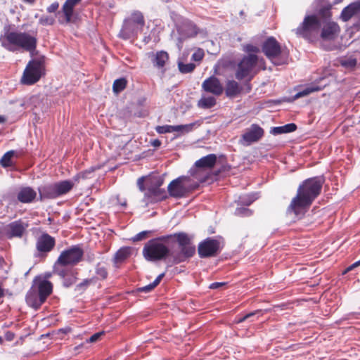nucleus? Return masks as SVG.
Returning a JSON list of instances; mask_svg holds the SVG:
<instances>
[{"label": "nucleus", "instance_id": "nucleus-1", "mask_svg": "<svg viewBox=\"0 0 360 360\" xmlns=\"http://www.w3.org/2000/svg\"><path fill=\"white\" fill-rule=\"evenodd\" d=\"M195 253V247L184 232L151 239L145 244L142 251L147 261L157 262L168 257L173 264L184 262Z\"/></svg>", "mask_w": 360, "mask_h": 360}, {"label": "nucleus", "instance_id": "nucleus-2", "mask_svg": "<svg viewBox=\"0 0 360 360\" xmlns=\"http://www.w3.org/2000/svg\"><path fill=\"white\" fill-rule=\"evenodd\" d=\"M323 179L319 176L309 178L299 186L296 195L292 198L287 208L288 213L295 216L302 215L320 195Z\"/></svg>", "mask_w": 360, "mask_h": 360}, {"label": "nucleus", "instance_id": "nucleus-3", "mask_svg": "<svg viewBox=\"0 0 360 360\" xmlns=\"http://www.w3.org/2000/svg\"><path fill=\"white\" fill-rule=\"evenodd\" d=\"M38 43L37 32H20L11 27L5 28L1 38V46L8 51H24L32 53Z\"/></svg>", "mask_w": 360, "mask_h": 360}, {"label": "nucleus", "instance_id": "nucleus-4", "mask_svg": "<svg viewBox=\"0 0 360 360\" xmlns=\"http://www.w3.org/2000/svg\"><path fill=\"white\" fill-rule=\"evenodd\" d=\"M265 56L276 65L287 64L288 53L282 49L281 44L274 37H267L262 45Z\"/></svg>", "mask_w": 360, "mask_h": 360}, {"label": "nucleus", "instance_id": "nucleus-5", "mask_svg": "<svg viewBox=\"0 0 360 360\" xmlns=\"http://www.w3.org/2000/svg\"><path fill=\"white\" fill-rule=\"evenodd\" d=\"M321 21L316 15H306L303 22L294 30L295 34L309 41H316L319 36Z\"/></svg>", "mask_w": 360, "mask_h": 360}, {"label": "nucleus", "instance_id": "nucleus-6", "mask_svg": "<svg viewBox=\"0 0 360 360\" xmlns=\"http://www.w3.org/2000/svg\"><path fill=\"white\" fill-rule=\"evenodd\" d=\"M44 57L31 60L24 70L20 82L22 84L33 85L45 74Z\"/></svg>", "mask_w": 360, "mask_h": 360}, {"label": "nucleus", "instance_id": "nucleus-7", "mask_svg": "<svg viewBox=\"0 0 360 360\" xmlns=\"http://www.w3.org/2000/svg\"><path fill=\"white\" fill-rule=\"evenodd\" d=\"M189 176H181L172 181L168 185L167 190L170 196L176 198L186 197L188 193L198 188L197 184H191Z\"/></svg>", "mask_w": 360, "mask_h": 360}, {"label": "nucleus", "instance_id": "nucleus-8", "mask_svg": "<svg viewBox=\"0 0 360 360\" xmlns=\"http://www.w3.org/2000/svg\"><path fill=\"white\" fill-rule=\"evenodd\" d=\"M259 59L255 54H248L243 57L240 61L238 63L235 76L238 80H242L244 78L253 77L252 72L258 63Z\"/></svg>", "mask_w": 360, "mask_h": 360}, {"label": "nucleus", "instance_id": "nucleus-9", "mask_svg": "<svg viewBox=\"0 0 360 360\" xmlns=\"http://www.w3.org/2000/svg\"><path fill=\"white\" fill-rule=\"evenodd\" d=\"M84 250L81 245H72L63 250L57 259V264L67 266H75L82 261Z\"/></svg>", "mask_w": 360, "mask_h": 360}, {"label": "nucleus", "instance_id": "nucleus-10", "mask_svg": "<svg viewBox=\"0 0 360 360\" xmlns=\"http://www.w3.org/2000/svg\"><path fill=\"white\" fill-rule=\"evenodd\" d=\"M135 24L138 25L140 30L142 31L145 25V19L143 13L139 11H134L130 18L125 20L120 33V37L124 39H128L131 36L136 34V31L132 27Z\"/></svg>", "mask_w": 360, "mask_h": 360}, {"label": "nucleus", "instance_id": "nucleus-11", "mask_svg": "<svg viewBox=\"0 0 360 360\" xmlns=\"http://www.w3.org/2000/svg\"><path fill=\"white\" fill-rule=\"evenodd\" d=\"M163 182V179L160 177L150 179V183L148 185L146 192L145 193V197L150 202L161 201L167 198L165 190L160 188Z\"/></svg>", "mask_w": 360, "mask_h": 360}, {"label": "nucleus", "instance_id": "nucleus-12", "mask_svg": "<svg viewBox=\"0 0 360 360\" xmlns=\"http://www.w3.org/2000/svg\"><path fill=\"white\" fill-rule=\"evenodd\" d=\"M198 251L200 258L214 257L220 251V243L216 239L207 238L199 244Z\"/></svg>", "mask_w": 360, "mask_h": 360}, {"label": "nucleus", "instance_id": "nucleus-13", "mask_svg": "<svg viewBox=\"0 0 360 360\" xmlns=\"http://www.w3.org/2000/svg\"><path fill=\"white\" fill-rule=\"evenodd\" d=\"M341 29L334 21H328L320 29L319 36L323 41H335L339 36Z\"/></svg>", "mask_w": 360, "mask_h": 360}, {"label": "nucleus", "instance_id": "nucleus-14", "mask_svg": "<svg viewBox=\"0 0 360 360\" xmlns=\"http://www.w3.org/2000/svg\"><path fill=\"white\" fill-rule=\"evenodd\" d=\"M264 129L257 124H252L250 128L246 129L242 135V139L247 143L257 142L264 136Z\"/></svg>", "mask_w": 360, "mask_h": 360}, {"label": "nucleus", "instance_id": "nucleus-15", "mask_svg": "<svg viewBox=\"0 0 360 360\" xmlns=\"http://www.w3.org/2000/svg\"><path fill=\"white\" fill-rule=\"evenodd\" d=\"M56 245V240L46 233H42L37 240L36 248L40 253L50 252Z\"/></svg>", "mask_w": 360, "mask_h": 360}, {"label": "nucleus", "instance_id": "nucleus-16", "mask_svg": "<svg viewBox=\"0 0 360 360\" xmlns=\"http://www.w3.org/2000/svg\"><path fill=\"white\" fill-rule=\"evenodd\" d=\"M202 89L208 93L215 96H220L224 91L222 84L219 79L214 76L206 79L202 84Z\"/></svg>", "mask_w": 360, "mask_h": 360}, {"label": "nucleus", "instance_id": "nucleus-17", "mask_svg": "<svg viewBox=\"0 0 360 360\" xmlns=\"http://www.w3.org/2000/svg\"><path fill=\"white\" fill-rule=\"evenodd\" d=\"M194 124H184V125H176V126H172V125H163V126H157L155 127V131L158 134H167V133H172V132H181V134L184 133H188L193 130Z\"/></svg>", "mask_w": 360, "mask_h": 360}, {"label": "nucleus", "instance_id": "nucleus-18", "mask_svg": "<svg viewBox=\"0 0 360 360\" xmlns=\"http://www.w3.org/2000/svg\"><path fill=\"white\" fill-rule=\"evenodd\" d=\"M150 57L154 67L165 72V66L168 62L169 57L167 52L165 51H159L156 53H150Z\"/></svg>", "mask_w": 360, "mask_h": 360}, {"label": "nucleus", "instance_id": "nucleus-19", "mask_svg": "<svg viewBox=\"0 0 360 360\" xmlns=\"http://www.w3.org/2000/svg\"><path fill=\"white\" fill-rule=\"evenodd\" d=\"M189 172L191 174L189 177L191 179V184H197L198 188L200 183L207 181L210 176L209 172L200 167H197L195 165L190 169Z\"/></svg>", "mask_w": 360, "mask_h": 360}, {"label": "nucleus", "instance_id": "nucleus-20", "mask_svg": "<svg viewBox=\"0 0 360 360\" xmlns=\"http://www.w3.org/2000/svg\"><path fill=\"white\" fill-rule=\"evenodd\" d=\"M53 292V284L51 282L44 279L39 281L37 284L38 295L41 297V301L45 302L47 297Z\"/></svg>", "mask_w": 360, "mask_h": 360}, {"label": "nucleus", "instance_id": "nucleus-21", "mask_svg": "<svg viewBox=\"0 0 360 360\" xmlns=\"http://www.w3.org/2000/svg\"><path fill=\"white\" fill-rule=\"evenodd\" d=\"M216 162L217 155L215 154H209L197 160L195 162V166L208 172L214 166Z\"/></svg>", "mask_w": 360, "mask_h": 360}, {"label": "nucleus", "instance_id": "nucleus-22", "mask_svg": "<svg viewBox=\"0 0 360 360\" xmlns=\"http://www.w3.org/2000/svg\"><path fill=\"white\" fill-rule=\"evenodd\" d=\"M54 184H46L38 188L40 199H55L58 198V194Z\"/></svg>", "mask_w": 360, "mask_h": 360}, {"label": "nucleus", "instance_id": "nucleus-23", "mask_svg": "<svg viewBox=\"0 0 360 360\" xmlns=\"http://www.w3.org/2000/svg\"><path fill=\"white\" fill-rule=\"evenodd\" d=\"M37 197L36 191L30 187H24L18 193V200L22 203H30Z\"/></svg>", "mask_w": 360, "mask_h": 360}, {"label": "nucleus", "instance_id": "nucleus-24", "mask_svg": "<svg viewBox=\"0 0 360 360\" xmlns=\"http://www.w3.org/2000/svg\"><path fill=\"white\" fill-rule=\"evenodd\" d=\"M26 226L21 220L11 222L8 225V234L10 237H21Z\"/></svg>", "mask_w": 360, "mask_h": 360}, {"label": "nucleus", "instance_id": "nucleus-25", "mask_svg": "<svg viewBox=\"0 0 360 360\" xmlns=\"http://www.w3.org/2000/svg\"><path fill=\"white\" fill-rule=\"evenodd\" d=\"M359 11L360 1L353 2L342 11L341 18L344 22H347Z\"/></svg>", "mask_w": 360, "mask_h": 360}, {"label": "nucleus", "instance_id": "nucleus-26", "mask_svg": "<svg viewBox=\"0 0 360 360\" xmlns=\"http://www.w3.org/2000/svg\"><path fill=\"white\" fill-rule=\"evenodd\" d=\"M82 0H66L62 7V11L65 18V22L69 23L72 21L75 7L79 4Z\"/></svg>", "mask_w": 360, "mask_h": 360}, {"label": "nucleus", "instance_id": "nucleus-27", "mask_svg": "<svg viewBox=\"0 0 360 360\" xmlns=\"http://www.w3.org/2000/svg\"><path fill=\"white\" fill-rule=\"evenodd\" d=\"M58 197L69 193L74 187L75 184L70 180H63L55 183Z\"/></svg>", "mask_w": 360, "mask_h": 360}, {"label": "nucleus", "instance_id": "nucleus-28", "mask_svg": "<svg viewBox=\"0 0 360 360\" xmlns=\"http://www.w3.org/2000/svg\"><path fill=\"white\" fill-rule=\"evenodd\" d=\"M26 301L29 305L35 309H39L45 302L41 301V297H38L32 291H29L26 296Z\"/></svg>", "mask_w": 360, "mask_h": 360}, {"label": "nucleus", "instance_id": "nucleus-29", "mask_svg": "<svg viewBox=\"0 0 360 360\" xmlns=\"http://www.w3.org/2000/svg\"><path fill=\"white\" fill-rule=\"evenodd\" d=\"M19 158L20 153L15 150H9L6 152L1 159L0 160V164L3 167H8L13 165L12 158Z\"/></svg>", "mask_w": 360, "mask_h": 360}, {"label": "nucleus", "instance_id": "nucleus-30", "mask_svg": "<svg viewBox=\"0 0 360 360\" xmlns=\"http://www.w3.org/2000/svg\"><path fill=\"white\" fill-rule=\"evenodd\" d=\"M240 91L238 82L234 80L229 81L226 86V94L229 97H234Z\"/></svg>", "mask_w": 360, "mask_h": 360}, {"label": "nucleus", "instance_id": "nucleus-31", "mask_svg": "<svg viewBox=\"0 0 360 360\" xmlns=\"http://www.w3.org/2000/svg\"><path fill=\"white\" fill-rule=\"evenodd\" d=\"M297 129V125L294 123L286 124L281 127H274L272 132L274 134L293 132Z\"/></svg>", "mask_w": 360, "mask_h": 360}, {"label": "nucleus", "instance_id": "nucleus-32", "mask_svg": "<svg viewBox=\"0 0 360 360\" xmlns=\"http://www.w3.org/2000/svg\"><path fill=\"white\" fill-rule=\"evenodd\" d=\"M165 275V273L160 274L153 283L147 285L143 286L141 288H139V291L142 292H149L152 291L155 287H157L160 284L162 279L164 278Z\"/></svg>", "mask_w": 360, "mask_h": 360}, {"label": "nucleus", "instance_id": "nucleus-33", "mask_svg": "<svg viewBox=\"0 0 360 360\" xmlns=\"http://www.w3.org/2000/svg\"><path fill=\"white\" fill-rule=\"evenodd\" d=\"M95 273L97 276L98 279H106L108 275L106 265L101 262H98L95 267Z\"/></svg>", "mask_w": 360, "mask_h": 360}, {"label": "nucleus", "instance_id": "nucleus-34", "mask_svg": "<svg viewBox=\"0 0 360 360\" xmlns=\"http://www.w3.org/2000/svg\"><path fill=\"white\" fill-rule=\"evenodd\" d=\"M322 88L318 86L317 84H311V85L304 88L302 91H300L298 93H297V94L295 95V98L303 97L313 92L319 91Z\"/></svg>", "mask_w": 360, "mask_h": 360}, {"label": "nucleus", "instance_id": "nucleus-35", "mask_svg": "<svg viewBox=\"0 0 360 360\" xmlns=\"http://www.w3.org/2000/svg\"><path fill=\"white\" fill-rule=\"evenodd\" d=\"M216 104V99L212 96L202 97L199 100L198 105L204 109L211 108Z\"/></svg>", "mask_w": 360, "mask_h": 360}, {"label": "nucleus", "instance_id": "nucleus-36", "mask_svg": "<svg viewBox=\"0 0 360 360\" xmlns=\"http://www.w3.org/2000/svg\"><path fill=\"white\" fill-rule=\"evenodd\" d=\"M131 250L129 248H120L115 255V261L122 262L129 257Z\"/></svg>", "mask_w": 360, "mask_h": 360}, {"label": "nucleus", "instance_id": "nucleus-37", "mask_svg": "<svg viewBox=\"0 0 360 360\" xmlns=\"http://www.w3.org/2000/svg\"><path fill=\"white\" fill-rule=\"evenodd\" d=\"M127 80L125 78L117 79L113 82L112 91L115 94H119L127 87Z\"/></svg>", "mask_w": 360, "mask_h": 360}, {"label": "nucleus", "instance_id": "nucleus-38", "mask_svg": "<svg viewBox=\"0 0 360 360\" xmlns=\"http://www.w3.org/2000/svg\"><path fill=\"white\" fill-rule=\"evenodd\" d=\"M65 266H67V265L57 264L56 260L53 267V273L64 278L68 275V271L64 269Z\"/></svg>", "mask_w": 360, "mask_h": 360}, {"label": "nucleus", "instance_id": "nucleus-39", "mask_svg": "<svg viewBox=\"0 0 360 360\" xmlns=\"http://www.w3.org/2000/svg\"><path fill=\"white\" fill-rule=\"evenodd\" d=\"M178 68L181 73L186 74L192 72L195 68V65L192 63L185 64L182 62H179L178 63Z\"/></svg>", "mask_w": 360, "mask_h": 360}, {"label": "nucleus", "instance_id": "nucleus-40", "mask_svg": "<svg viewBox=\"0 0 360 360\" xmlns=\"http://www.w3.org/2000/svg\"><path fill=\"white\" fill-rule=\"evenodd\" d=\"M39 24L46 26V25H52L55 22V18L51 16L48 15H42L39 20Z\"/></svg>", "mask_w": 360, "mask_h": 360}, {"label": "nucleus", "instance_id": "nucleus-41", "mask_svg": "<svg viewBox=\"0 0 360 360\" xmlns=\"http://www.w3.org/2000/svg\"><path fill=\"white\" fill-rule=\"evenodd\" d=\"M204 56H205V53H204L203 49H198L193 53L191 58L194 61L199 62L203 59Z\"/></svg>", "mask_w": 360, "mask_h": 360}, {"label": "nucleus", "instance_id": "nucleus-42", "mask_svg": "<svg viewBox=\"0 0 360 360\" xmlns=\"http://www.w3.org/2000/svg\"><path fill=\"white\" fill-rule=\"evenodd\" d=\"M244 51L248 54H255L259 52V49L252 44H246L244 46Z\"/></svg>", "mask_w": 360, "mask_h": 360}, {"label": "nucleus", "instance_id": "nucleus-43", "mask_svg": "<svg viewBox=\"0 0 360 360\" xmlns=\"http://www.w3.org/2000/svg\"><path fill=\"white\" fill-rule=\"evenodd\" d=\"M235 214L238 216H241V217L250 216L252 214V211L248 208L239 207L236 210Z\"/></svg>", "mask_w": 360, "mask_h": 360}, {"label": "nucleus", "instance_id": "nucleus-44", "mask_svg": "<svg viewBox=\"0 0 360 360\" xmlns=\"http://www.w3.org/2000/svg\"><path fill=\"white\" fill-rule=\"evenodd\" d=\"M94 281V278L84 279L82 282L77 285L78 289H85Z\"/></svg>", "mask_w": 360, "mask_h": 360}, {"label": "nucleus", "instance_id": "nucleus-45", "mask_svg": "<svg viewBox=\"0 0 360 360\" xmlns=\"http://www.w3.org/2000/svg\"><path fill=\"white\" fill-rule=\"evenodd\" d=\"M148 233H149V231H141V232L139 233L138 234H136L134 237L133 240H134V241L142 240L145 239L146 238H147Z\"/></svg>", "mask_w": 360, "mask_h": 360}, {"label": "nucleus", "instance_id": "nucleus-46", "mask_svg": "<svg viewBox=\"0 0 360 360\" xmlns=\"http://www.w3.org/2000/svg\"><path fill=\"white\" fill-rule=\"evenodd\" d=\"M262 313V311L261 310H257V311H255L253 312H250L249 314H247L246 315H245L244 316H243L242 318L239 319L238 320V322L239 323H241V322H243L245 321V320L250 319V317H252L254 316L255 315L257 314H261Z\"/></svg>", "mask_w": 360, "mask_h": 360}, {"label": "nucleus", "instance_id": "nucleus-47", "mask_svg": "<svg viewBox=\"0 0 360 360\" xmlns=\"http://www.w3.org/2000/svg\"><path fill=\"white\" fill-rule=\"evenodd\" d=\"M58 7L59 3L56 1L47 7L46 10L49 13H55L58 9Z\"/></svg>", "mask_w": 360, "mask_h": 360}, {"label": "nucleus", "instance_id": "nucleus-48", "mask_svg": "<svg viewBox=\"0 0 360 360\" xmlns=\"http://www.w3.org/2000/svg\"><path fill=\"white\" fill-rule=\"evenodd\" d=\"M360 266V259L354 263H353L352 264H351L350 266H349L344 271L343 274H346L352 270H353L354 269H355L356 267L357 266Z\"/></svg>", "mask_w": 360, "mask_h": 360}, {"label": "nucleus", "instance_id": "nucleus-49", "mask_svg": "<svg viewBox=\"0 0 360 360\" xmlns=\"http://www.w3.org/2000/svg\"><path fill=\"white\" fill-rule=\"evenodd\" d=\"M103 334V333L101 332V333H96L92 335L89 338V342H96Z\"/></svg>", "mask_w": 360, "mask_h": 360}, {"label": "nucleus", "instance_id": "nucleus-50", "mask_svg": "<svg viewBox=\"0 0 360 360\" xmlns=\"http://www.w3.org/2000/svg\"><path fill=\"white\" fill-rule=\"evenodd\" d=\"M224 285H225L224 283L215 282V283H212L210 285V288L211 289H217V288H219V287H221Z\"/></svg>", "mask_w": 360, "mask_h": 360}, {"label": "nucleus", "instance_id": "nucleus-51", "mask_svg": "<svg viewBox=\"0 0 360 360\" xmlns=\"http://www.w3.org/2000/svg\"><path fill=\"white\" fill-rule=\"evenodd\" d=\"M344 65H347L351 67H354L356 65V59H350L347 62L344 63Z\"/></svg>", "mask_w": 360, "mask_h": 360}, {"label": "nucleus", "instance_id": "nucleus-52", "mask_svg": "<svg viewBox=\"0 0 360 360\" xmlns=\"http://www.w3.org/2000/svg\"><path fill=\"white\" fill-rule=\"evenodd\" d=\"M150 143L153 146L158 148L161 146V141L159 139H154L150 141Z\"/></svg>", "mask_w": 360, "mask_h": 360}, {"label": "nucleus", "instance_id": "nucleus-53", "mask_svg": "<svg viewBox=\"0 0 360 360\" xmlns=\"http://www.w3.org/2000/svg\"><path fill=\"white\" fill-rule=\"evenodd\" d=\"M87 173H89V172L87 171H85V172L78 174L77 176H76L74 179L75 181H78L80 177L84 179V178H86V174H87Z\"/></svg>", "mask_w": 360, "mask_h": 360}, {"label": "nucleus", "instance_id": "nucleus-54", "mask_svg": "<svg viewBox=\"0 0 360 360\" xmlns=\"http://www.w3.org/2000/svg\"><path fill=\"white\" fill-rule=\"evenodd\" d=\"M150 40H151L150 37V36H148V37H145L143 38V42H144L145 44H148V43H149V42L150 41Z\"/></svg>", "mask_w": 360, "mask_h": 360}, {"label": "nucleus", "instance_id": "nucleus-55", "mask_svg": "<svg viewBox=\"0 0 360 360\" xmlns=\"http://www.w3.org/2000/svg\"><path fill=\"white\" fill-rule=\"evenodd\" d=\"M139 189L141 191H145V187L143 184V183H141L140 181H139Z\"/></svg>", "mask_w": 360, "mask_h": 360}, {"label": "nucleus", "instance_id": "nucleus-56", "mask_svg": "<svg viewBox=\"0 0 360 360\" xmlns=\"http://www.w3.org/2000/svg\"><path fill=\"white\" fill-rule=\"evenodd\" d=\"M4 296V289L0 286V298L3 297Z\"/></svg>", "mask_w": 360, "mask_h": 360}, {"label": "nucleus", "instance_id": "nucleus-57", "mask_svg": "<svg viewBox=\"0 0 360 360\" xmlns=\"http://www.w3.org/2000/svg\"><path fill=\"white\" fill-rule=\"evenodd\" d=\"M23 1L26 2V3H29V4H34V2L35 1V0H22Z\"/></svg>", "mask_w": 360, "mask_h": 360}, {"label": "nucleus", "instance_id": "nucleus-58", "mask_svg": "<svg viewBox=\"0 0 360 360\" xmlns=\"http://www.w3.org/2000/svg\"><path fill=\"white\" fill-rule=\"evenodd\" d=\"M4 262V258L0 256V266H1L3 265Z\"/></svg>", "mask_w": 360, "mask_h": 360}, {"label": "nucleus", "instance_id": "nucleus-59", "mask_svg": "<svg viewBox=\"0 0 360 360\" xmlns=\"http://www.w3.org/2000/svg\"><path fill=\"white\" fill-rule=\"evenodd\" d=\"M5 118L2 116H0V123H3L5 122Z\"/></svg>", "mask_w": 360, "mask_h": 360}, {"label": "nucleus", "instance_id": "nucleus-60", "mask_svg": "<svg viewBox=\"0 0 360 360\" xmlns=\"http://www.w3.org/2000/svg\"><path fill=\"white\" fill-rule=\"evenodd\" d=\"M49 277H51V274H46V275H45V278H46V280L47 278H49Z\"/></svg>", "mask_w": 360, "mask_h": 360}, {"label": "nucleus", "instance_id": "nucleus-61", "mask_svg": "<svg viewBox=\"0 0 360 360\" xmlns=\"http://www.w3.org/2000/svg\"><path fill=\"white\" fill-rule=\"evenodd\" d=\"M94 259V255H92V256H90L89 260H92Z\"/></svg>", "mask_w": 360, "mask_h": 360}, {"label": "nucleus", "instance_id": "nucleus-62", "mask_svg": "<svg viewBox=\"0 0 360 360\" xmlns=\"http://www.w3.org/2000/svg\"><path fill=\"white\" fill-rule=\"evenodd\" d=\"M94 259V255H92V256H90L89 260H92Z\"/></svg>", "mask_w": 360, "mask_h": 360}, {"label": "nucleus", "instance_id": "nucleus-63", "mask_svg": "<svg viewBox=\"0 0 360 360\" xmlns=\"http://www.w3.org/2000/svg\"><path fill=\"white\" fill-rule=\"evenodd\" d=\"M122 206H124V207H125V206L127 205V202H122Z\"/></svg>", "mask_w": 360, "mask_h": 360}, {"label": "nucleus", "instance_id": "nucleus-64", "mask_svg": "<svg viewBox=\"0 0 360 360\" xmlns=\"http://www.w3.org/2000/svg\"><path fill=\"white\" fill-rule=\"evenodd\" d=\"M3 342V338L0 337V345Z\"/></svg>", "mask_w": 360, "mask_h": 360}]
</instances>
